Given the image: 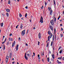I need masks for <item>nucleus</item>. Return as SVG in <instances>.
Here are the masks:
<instances>
[{
    "mask_svg": "<svg viewBox=\"0 0 64 64\" xmlns=\"http://www.w3.org/2000/svg\"><path fill=\"white\" fill-rule=\"evenodd\" d=\"M48 34H49L50 36H48V41H49L50 38L52 37V34L50 32H48Z\"/></svg>",
    "mask_w": 64,
    "mask_h": 64,
    "instance_id": "obj_1",
    "label": "nucleus"
},
{
    "mask_svg": "<svg viewBox=\"0 0 64 64\" xmlns=\"http://www.w3.org/2000/svg\"><path fill=\"white\" fill-rule=\"evenodd\" d=\"M56 18H55V17H54V19H52V20H51V23L52 25L53 26L54 25V21L55 23L56 22Z\"/></svg>",
    "mask_w": 64,
    "mask_h": 64,
    "instance_id": "obj_2",
    "label": "nucleus"
},
{
    "mask_svg": "<svg viewBox=\"0 0 64 64\" xmlns=\"http://www.w3.org/2000/svg\"><path fill=\"white\" fill-rule=\"evenodd\" d=\"M40 22H41V23H43V17L42 16L41 17V18L40 19Z\"/></svg>",
    "mask_w": 64,
    "mask_h": 64,
    "instance_id": "obj_3",
    "label": "nucleus"
},
{
    "mask_svg": "<svg viewBox=\"0 0 64 64\" xmlns=\"http://www.w3.org/2000/svg\"><path fill=\"white\" fill-rule=\"evenodd\" d=\"M38 38L39 39H41V34L40 33H39L38 34Z\"/></svg>",
    "mask_w": 64,
    "mask_h": 64,
    "instance_id": "obj_4",
    "label": "nucleus"
},
{
    "mask_svg": "<svg viewBox=\"0 0 64 64\" xmlns=\"http://www.w3.org/2000/svg\"><path fill=\"white\" fill-rule=\"evenodd\" d=\"M24 58L26 60H28V57L27 56H26V53H25V55L24 56Z\"/></svg>",
    "mask_w": 64,
    "mask_h": 64,
    "instance_id": "obj_5",
    "label": "nucleus"
},
{
    "mask_svg": "<svg viewBox=\"0 0 64 64\" xmlns=\"http://www.w3.org/2000/svg\"><path fill=\"white\" fill-rule=\"evenodd\" d=\"M15 45V41H14V42L12 43V47H14Z\"/></svg>",
    "mask_w": 64,
    "mask_h": 64,
    "instance_id": "obj_6",
    "label": "nucleus"
},
{
    "mask_svg": "<svg viewBox=\"0 0 64 64\" xmlns=\"http://www.w3.org/2000/svg\"><path fill=\"white\" fill-rule=\"evenodd\" d=\"M50 29L52 30H53V26H52L50 25Z\"/></svg>",
    "mask_w": 64,
    "mask_h": 64,
    "instance_id": "obj_7",
    "label": "nucleus"
},
{
    "mask_svg": "<svg viewBox=\"0 0 64 64\" xmlns=\"http://www.w3.org/2000/svg\"><path fill=\"white\" fill-rule=\"evenodd\" d=\"M18 45H17L16 48V51H18Z\"/></svg>",
    "mask_w": 64,
    "mask_h": 64,
    "instance_id": "obj_8",
    "label": "nucleus"
},
{
    "mask_svg": "<svg viewBox=\"0 0 64 64\" xmlns=\"http://www.w3.org/2000/svg\"><path fill=\"white\" fill-rule=\"evenodd\" d=\"M52 58L54 59V58H55V56H54V54H52Z\"/></svg>",
    "mask_w": 64,
    "mask_h": 64,
    "instance_id": "obj_9",
    "label": "nucleus"
},
{
    "mask_svg": "<svg viewBox=\"0 0 64 64\" xmlns=\"http://www.w3.org/2000/svg\"><path fill=\"white\" fill-rule=\"evenodd\" d=\"M23 24H21L20 26V29H22V28H23Z\"/></svg>",
    "mask_w": 64,
    "mask_h": 64,
    "instance_id": "obj_10",
    "label": "nucleus"
},
{
    "mask_svg": "<svg viewBox=\"0 0 64 64\" xmlns=\"http://www.w3.org/2000/svg\"><path fill=\"white\" fill-rule=\"evenodd\" d=\"M25 34V32H22L21 33V34L22 36H24V34Z\"/></svg>",
    "mask_w": 64,
    "mask_h": 64,
    "instance_id": "obj_11",
    "label": "nucleus"
},
{
    "mask_svg": "<svg viewBox=\"0 0 64 64\" xmlns=\"http://www.w3.org/2000/svg\"><path fill=\"white\" fill-rule=\"evenodd\" d=\"M30 56H31V55H32V53H30V54H27L28 56H30Z\"/></svg>",
    "mask_w": 64,
    "mask_h": 64,
    "instance_id": "obj_12",
    "label": "nucleus"
},
{
    "mask_svg": "<svg viewBox=\"0 0 64 64\" xmlns=\"http://www.w3.org/2000/svg\"><path fill=\"white\" fill-rule=\"evenodd\" d=\"M52 10H50V15H52Z\"/></svg>",
    "mask_w": 64,
    "mask_h": 64,
    "instance_id": "obj_13",
    "label": "nucleus"
},
{
    "mask_svg": "<svg viewBox=\"0 0 64 64\" xmlns=\"http://www.w3.org/2000/svg\"><path fill=\"white\" fill-rule=\"evenodd\" d=\"M6 11L7 12H10V10L9 9H6Z\"/></svg>",
    "mask_w": 64,
    "mask_h": 64,
    "instance_id": "obj_14",
    "label": "nucleus"
},
{
    "mask_svg": "<svg viewBox=\"0 0 64 64\" xmlns=\"http://www.w3.org/2000/svg\"><path fill=\"white\" fill-rule=\"evenodd\" d=\"M9 39L10 41H13V38H9Z\"/></svg>",
    "mask_w": 64,
    "mask_h": 64,
    "instance_id": "obj_15",
    "label": "nucleus"
},
{
    "mask_svg": "<svg viewBox=\"0 0 64 64\" xmlns=\"http://www.w3.org/2000/svg\"><path fill=\"white\" fill-rule=\"evenodd\" d=\"M53 1L54 4V5L55 6V5H56V2H55V0H54Z\"/></svg>",
    "mask_w": 64,
    "mask_h": 64,
    "instance_id": "obj_16",
    "label": "nucleus"
},
{
    "mask_svg": "<svg viewBox=\"0 0 64 64\" xmlns=\"http://www.w3.org/2000/svg\"><path fill=\"white\" fill-rule=\"evenodd\" d=\"M38 59H40V55L38 54Z\"/></svg>",
    "mask_w": 64,
    "mask_h": 64,
    "instance_id": "obj_17",
    "label": "nucleus"
},
{
    "mask_svg": "<svg viewBox=\"0 0 64 64\" xmlns=\"http://www.w3.org/2000/svg\"><path fill=\"white\" fill-rule=\"evenodd\" d=\"M6 15L7 17H9V13H6Z\"/></svg>",
    "mask_w": 64,
    "mask_h": 64,
    "instance_id": "obj_18",
    "label": "nucleus"
},
{
    "mask_svg": "<svg viewBox=\"0 0 64 64\" xmlns=\"http://www.w3.org/2000/svg\"><path fill=\"white\" fill-rule=\"evenodd\" d=\"M57 62H58V64H59L60 63H61V62H59L58 60H57Z\"/></svg>",
    "mask_w": 64,
    "mask_h": 64,
    "instance_id": "obj_19",
    "label": "nucleus"
},
{
    "mask_svg": "<svg viewBox=\"0 0 64 64\" xmlns=\"http://www.w3.org/2000/svg\"><path fill=\"white\" fill-rule=\"evenodd\" d=\"M9 59V56H6V59Z\"/></svg>",
    "mask_w": 64,
    "mask_h": 64,
    "instance_id": "obj_20",
    "label": "nucleus"
},
{
    "mask_svg": "<svg viewBox=\"0 0 64 64\" xmlns=\"http://www.w3.org/2000/svg\"><path fill=\"white\" fill-rule=\"evenodd\" d=\"M1 27H2V26H3V23H1Z\"/></svg>",
    "mask_w": 64,
    "mask_h": 64,
    "instance_id": "obj_21",
    "label": "nucleus"
},
{
    "mask_svg": "<svg viewBox=\"0 0 64 64\" xmlns=\"http://www.w3.org/2000/svg\"><path fill=\"white\" fill-rule=\"evenodd\" d=\"M6 63H7V62H8V59H6Z\"/></svg>",
    "mask_w": 64,
    "mask_h": 64,
    "instance_id": "obj_22",
    "label": "nucleus"
},
{
    "mask_svg": "<svg viewBox=\"0 0 64 64\" xmlns=\"http://www.w3.org/2000/svg\"><path fill=\"white\" fill-rule=\"evenodd\" d=\"M62 57H59V58H58V59H62Z\"/></svg>",
    "mask_w": 64,
    "mask_h": 64,
    "instance_id": "obj_23",
    "label": "nucleus"
},
{
    "mask_svg": "<svg viewBox=\"0 0 64 64\" xmlns=\"http://www.w3.org/2000/svg\"><path fill=\"white\" fill-rule=\"evenodd\" d=\"M60 35L61 37H63V34H60Z\"/></svg>",
    "mask_w": 64,
    "mask_h": 64,
    "instance_id": "obj_24",
    "label": "nucleus"
},
{
    "mask_svg": "<svg viewBox=\"0 0 64 64\" xmlns=\"http://www.w3.org/2000/svg\"><path fill=\"white\" fill-rule=\"evenodd\" d=\"M48 45H49V43H48L46 44V47H48Z\"/></svg>",
    "mask_w": 64,
    "mask_h": 64,
    "instance_id": "obj_25",
    "label": "nucleus"
},
{
    "mask_svg": "<svg viewBox=\"0 0 64 64\" xmlns=\"http://www.w3.org/2000/svg\"><path fill=\"white\" fill-rule=\"evenodd\" d=\"M19 16L20 17H22V15L20 14H19Z\"/></svg>",
    "mask_w": 64,
    "mask_h": 64,
    "instance_id": "obj_26",
    "label": "nucleus"
},
{
    "mask_svg": "<svg viewBox=\"0 0 64 64\" xmlns=\"http://www.w3.org/2000/svg\"><path fill=\"white\" fill-rule=\"evenodd\" d=\"M27 14L26 13L25 15V17H26V18H27Z\"/></svg>",
    "mask_w": 64,
    "mask_h": 64,
    "instance_id": "obj_27",
    "label": "nucleus"
},
{
    "mask_svg": "<svg viewBox=\"0 0 64 64\" xmlns=\"http://www.w3.org/2000/svg\"><path fill=\"white\" fill-rule=\"evenodd\" d=\"M8 4H10V1L8 0Z\"/></svg>",
    "mask_w": 64,
    "mask_h": 64,
    "instance_id": "obj_28",
    "label": "nucleus"
},
{
    "mask_svg": "<svg viewBox=\"0 0 64 64\" xmlns=\"http://www.w3.org/2000/svg\"><path fill=\"white\" fill-rule=\"evenodd\" d=\"M52 45H53V42H51V46H52Z\"/></svg>",
    "mask_w": 64,
    "mask_h": 64,
    "instance_id": "obj_29",
    "label": "nucleus"
},
{
    "mask_svg": "<svg viewBox=\"0 0 64 64\" xmlns=\"http://www.w3.org/2000/svg\"><path fill=\"white\" fill-rule=\"evenodd\" d=\"M47 60L48 62H49V58H47Z\"/></svg>",
    "mask_w": 64,
    "mask_h": 64,
    "instance_id": "obj_30",
    "label": "nucleus"
},
{
    "mask_svg": "<svg viewBox=\"0 0 64 64\" xmlns=\"http://www.w3.org/2000/svg\"><path fill=\"white\" fill-rule=\"evenodd\" d=\"M33 54H34V55L33 56H32V57H33L34 56H35V53L34 52L33 53Z\"/></svg>",
    "mask_w": 64,
    "mask_h": 64,
    "instance_id": "obj_31",
    "label": "nucleus"
},
{
    "mask_svg": "<svg viewBox=\"0 0 64 64\" xmlns=\"http://www.w3.org/2000/svg\"><path fill=\"white\" fill-rule=\"evenodd\" d=\"M3 50H4V49H5V47L4 46V48H3Z\"/></svg>",
    "mask_w": 64,
    "mask_h": 64,
    "instance_id": "obj_32",
    "label": "nucleus"
},
{
    "mask_svg": "<svg viewBox=\"0 0 64 64\" xmlns=\"http://www.w3.org/2000/svg\"><path fill=\"white\" fill-rule=\"evenodd\" d=\"M54 40V36H53V41Z\"/></svg>",
    "mask_w": 64,
    "mask_h": 64,
    "instance_id": "obj_33",
    "label": "nucleus"
},
{
    "mask_svg": "<svg viewBox=\"0 0 64 64\" xmlns=\"http://www.w3.org/2000/svg\"><path fill=\"white\" fill-rule=\"evenodd\" d=\"M60 54H61L62 53V50H60Z\"/></svg>",
    "mask_w": 64,
    "mask_h": 64,
    "instance_id": "obj_34",
    "label": "nucleus"
},
{
    "mask_svg": "<svg viewBox=\"0 0 64 64\" xmlns=\"http://www.w3.org/2000/svg\"><path fill=\"white\" fill-rule=\"evenodd\" d=\"M39 44H40V42L39 41L38 42V45H39Z\"/></svg>",
    "mask_w": 64,
    "mask_h": 64,
    "instance_id": "obj_35",
    "label": "nucleus"
},
{
    "mask_svg": "<svg viewBox=\"0 0 64 64\" xmlns=\"http://www.w3.org/2000/svg\"><path fill=\"white\" fill-rule=\"evenodd\" d=\"M44 4L46 6L47 5V3H46V2H44Z\"/></svg>",
    "mask_w": 64,
    "mask_h": 64,
    "instance_id": "obj_36",
    "label": "nucleus"
},
{
    "mask_svg": "<svg viewBox=\"0 0 64 64\" xmlns=\"http://www.w3.org/2000/svg\"><path fill=\"white\" fill-rule=\"evenodd\" d=\"M12 54H10L9 57L10 58H11V57Z\"/></svg>",
    "mask_w": 64,
    "mask_h": 64,
    "instance_id": "obj_37",
    "label": "nucleus"
},
{
    "mask_svg": "<svg viewBox=\"0 0 64 64\" xmlns=\"http://www.w3.org/2000/svg\"><path fill=\"white\" fill-rule=\"evenodd\" d=\"M60 17V16H59L58 18V20H59Z\"/></svg>",
    "mask_w": 64,
    "mask_h": 64,
    "instance_id": "obj_38",
    "label": "nucleus"
},
{
    "mask_svg": "<svg viewBox=\"0 0 64 64\" xmlns=\"http://www.w3.org/2000/svg\"><path fill=\"white\" fill-rule=\"evenodd\" d=\"M6 45H9V42H8L7 43H6Z\"/></svg>",
    "mask_w": 64,
    "mask_h": 64,
    "instance_id": "obj_39",
    "label": "nucleus"
},
{
    "mask_svg": "<svg viewBox=\"0 0 64 64\" xmlns=\"http://www.w3.org/2000/svg\"><path fill=\"white\" fill-rule=\"evenodd\" d=\"M25 32V30H24L22 32Z\"/></svg>",
    "mask_w": 64,
    "mask_h": 64,
    "instance_id": "obj_40",
    "label": "nucleus"
},
{
    "mask_svg": "<svg viewBox=\"0 0 64 64\" xmlns=\"http://www.w3.org/2000/svg\"><path fill=\"white\" fill-rule=\"evenodd\" d=\"M54 32H56V29L55 28H54Z\"/></svg>",
    "mask_w": 64,
    "mask_h": 64,
    "instance_id": "obj_41",
    "label": "nucleus"
},
{
    "mask_svg": "<svg viewBox=\"0 0 64 64\" xmlns=\"http://www.w3.org/2000/svg\"><path fill=\"white\" fill-rule=\"evenodd\" d=\"M20 39H21V38H20L19 37L18 39V40H19V41H20Z\"/></svg>",
    "mask_w": 64,
    "mask_h": 64,
    "instance_id": "obj_42",
    "label": "nucleus"
},
{
    "mask_svg": "<svg viewBox=\"0 0 64 64\" xmlns=\"http://www.w3.org/2000/svg\"><path fill=\"white\" fill-rule=\"evenodd\" d=\"M7 40V38H6L5 39V40L4 41V42H5L6 41V40Z\"/></svg>",
    "mask_w": 64,
    "mask_h": 64,
    "instance_id": "obj_43",
    "label": "nucleus"
},
{
    "mask_svg": "<svg viewBox=\"0 0 64 64\" xmlns=\"http://www.w3.org/2000/svg\"><path fill=\"white\" fill-rule=\"evenodd\" d=\"M12 34H10V36H12Z\"/></svg>",
    "mask_w": 64,
    "mask_h": 64,
    "instance_id": "obj_44",
    "label": "nucleus"
},
{
    "mask_svg": "<svg viewBox=\"0 0 64 64\" xmlns=\"http://www.w3.org/2000/svg\"><path fill=\"white\" fill-rule=\"evenodd\" d=\"M43 6H42V7L41 8V9H43Z\"/></svg>",
    "mask_w": 64,
    "mask_h": 64,
    "instance_id": "obj_45",
    "label": "nucleus"
},
{
    "mask_svg": "<svg viewBox=\"0 0 64 64\" xmlns=\"http://www.w3.org/2000/svg\"><path fill=\"white\" fill-rule=\"evenodd\" d=\"M40 59H38V62H40Z\"/></svg>",
    "mask_w": 64,
    "mask_h": 64,
    "instance_id": "obj_46",
    "label": "nucleus"
},
{
    "mask_svg": "<svg viewBox=\"0 0 64 64\" xmlns=\"http://www.w3.org/2000/svg\"><path fill=\"white\" fill-rule=\"evenodd\" d=\"M26 46H28V44H26Z\"/></svg>",
    "mask_w": 64,
    "mask_h": 64,
    "instance_id": "obj_47",
    "label": "nucleus"
},
{
    "mask_svg": "<svg viewBox=\"0 0 64 64\" xmlns=\"http://www.w3.org/2000/svg\"><path fill=\"white\" fill-rule=\"evenodd\" d=\"M61 30H62V31H63V28H61Z\"/></svg>",
    "mask_w": 64,
    "mask_h": 64,
    "instance_id": "obj_48",
    "label": "nucleus"
},
{
    "mask_svg": "<svg viewBox=\"0 0 64 64\" xmlns=\"http://www.w3.org/2000/svg\"><path fill=\"white\" fill-rule=\"evenodd\" d=\"M50 10H51V8H49V10L50 11Z\"/></svg>",
    "mask_w": 64,
    "mask_h": 64,
    "instance_id": "obj_49",
    "label": "nucleus"
},
{
    "mask_svg": "<svg viewBox=\"0 0 64 64\" xmlns=\"http://www.w3.org/2000/svg\"><path fill=\"white\" fill-rule=\"evenodd\" d=\"M26 9H27L28 8V7H27V6H26Z\"/></svg>",
    "mask_w": 64,
    "mask_h": 64,
    "instance_id": "obj_50",
    "label": "nucleus"
},
{
    "mask_svg": "<svg viewBox=\"0 0 64 64\" xmlns=\"http://www.w3.org/2000/svg\"><path fill=\"white\" fill-rule=\"evenodd\" d=\"M61 47H59V49H61Z\"/></svg>",
    "mask_w": 64,
    "mask_h": 64,
    "instance_id": "obj_51",
    "label": "nucleus"
},
{
    "mask_svg": "<svg viewBox=\"0 0 64 64\" xmlns=\"http://www.w3.org/2000/svg\"><path fill=\"white\" fill-rule=\"evenodd\" d=\"M5 42H2V44H4V43H5Z\"/></svg>",
    "mask_w": 64,
    "mask_h": 64,
    "instance_id": "obj_52",
    "label": "nucleus"
},
{
    "mask_svg": "<svg viewBox=\"0 0 64 64\" xmlns=\"http://www.w3.org/2000/svg\"><path fill=\"white\" fill-rule=\"evenodd\" d=\"M60 25V26H62V24H61Z\"/></svg>",
    "mask_w": 64,
    "mask_h": 64,
    "instance_id": "obj_53",
    "label": "nucleus"
},
{
    "mask_svg": "<svg viewBox=\"0 0 64 64\" xmlns=\"http://www.w3.org/2000/svg\"><path fill=\"white\" fill-rule=\"evenodd\" d=\"M42 55H44V52H42Z\"/></svg>",
    "mask_w": 64,
    "mask_h": 64,
    "instance_id": "obj_54",
    "label": "nucleus"
},
{
    "mask_svg": "<svg viewBox=\"0 0 64 64\" xmlns=\"http://www.w3.org/2000/svg\"><path fill=\"white\" fill-rule=\"evenodd\" d=\"M62 60H64V57L63 58Z\"/></svg>",
    "mask_w": 64,
    "mask_h": 64,
    "instance_id": "obj_55",
    "label": "nucleus"
},
{
    "mask_svg": "<svg viewBox=\"0 0 64 64\" xmlns=\"http://www.w3.org/2000/svg\"><path fill=\"white\" fill-rule=\"evenodd\" d=\"M4 37H5V36H3V39H4Z\"/></svg>",
    "mask_w": 64,
    "mask_h": 64,
    "instance_id": "obj_56",
    "label": "nucleus"
},
{
    "mask_svg": "<svg viewBox=\"0 0 64 64\" xmlns=\"http://www.w3.org/2000/svg\"><path fill=\"white\" fill-rule=\"evenodd\" d=\"M14 62H12V64H14Z\"/></svg>",
    "mask_w": 64,
    "mask_h": 64,
    "instance_id": "obj_57",
    "label": "nucleus"
},
{
    "mask_svg": "<svg viewBox=\"0 0 64 64\" xmlns=\"http://www.w3.org/2000/svg\"><path fill=\"white\" fill-rule=\"evenodd\" d=\"M16 28H18V26H16Z\"/></svg>",
    "mask_w": 64,
    "mask_h": 64,
    "instance_id": "obj_58",
    "label": "nucleus"
},
{
    "mask_svg": "<svg viewBox=\"0 0 64 64\" xmlns=\"http://www.w3.org/2000/svg\"><path fill=\"white\" fill-rule=\"evenodd\" d=\"M62 8H64V6H62Z\"/></svg>",
    "mask_w": 64,
    "mask_h": 64,
    "instance_id": "obj_59",
    "label": "nucleus"
},
{
    "mask_svg": "<svg viewBox=\"0 0 64 64\" xmlns=\"http://www.w3.org/2000/svg\"><path fill=\"white\" fill-rule=\"evenodd\" d=\"M20 0H17V1L18 2H19Z\"/></svg>",
    "mask_w": 64,
    "mask_h": 64,
    "instance_id": "obj_60",
    "label": "nucleus"
},
{
    "mask_svg": "<svg viewBox=\"0 0 64 64\" xmlns=\"http://www.w3.org/2000/svg\"><path fill=\"white\" fill-rule=\"evenodd\" d=\"M29 31V30H27V32H28Z\"/></svg>",
    "mask_w": 64,
    "mask_h": 64,
    "instance_id": "obj_61",
    "label": "nucleus"
},
{
    "mask_svg": "<svg viewBox=\"0 0 64 64\" xmlns=\"http://www.w3.org/2000/svg\"><path fill=\"white\" fill-rule=\"evenodd\" d=\"M34 29H35V27H34Z\"/></svg>",
    "mask_w": 64,
    "mask_h": 64,
    "instance_id": "obj_62",
    "label": "nucleus"
},
{
    "mask_svg": "<svg viewBox=\"0 0 64 64\" xmlns=\"http://www.w3.org/2000/svg\"><path fill=\"white\" fill-rule=\"evenodd\" d=\"M22 20H23V18H21Z\"/></svg>",
    "mask_w": 64,
    "mask_h": 64,
    "instance_id": "obj_63",
    "label": "nucleus"
},
{
    "mask_svg": "<svg viewBox=\"0 0 64 64\" xmlns=\"http://www.w3.org/2000/svg\"><path fill=\"white\" fill-rule=\"evenodd\" d=\"M17 64H19V63H18V62H17Z\"/></svg>",
    "mask_w": 64,
    "mask_h": 64,
    "instance_id": "obj_64",
    "label": "nucleus"
}]
</instances>
